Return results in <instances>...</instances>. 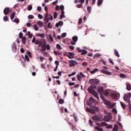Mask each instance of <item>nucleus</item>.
<instances>
[{
  "label": "nucleus",
  "mask_w": 131,
  "mask_h": 131,
  "mask_svg": "<svg viewBox=\"0 0 131 131\" xmlns=\"http://www.w3.org/2000/svg\"><path fill=\"white\" fill-rule=\"evenodd\" d=\"M15 16H16V12H14L10 15L11 20H13V19H14L15 17Z\"/></svg>",
  "instance_id": "nucleus-20"
},
{
  "label": "nucleus",
  "mask_w": 131,
  "mask_h": 131,
  "mask_svg": "<svg viewBox=\"0 0 131 131\" xmlns=\"http://www.w3.org/2000/svg\"><path fill=\"white\" fill-rule=\"evenodd\" d=\"M69 65L70 67H74L75 65H77L78 64L77 61L74 60H69Z\"/></svg>",
  "instance_id": "nucleus-4"
},
{
  "label": "nucleus",
  "mask_w": 131,
  "mask_h": 131,
  "mask_svg": "<svg viewBox=\"0 0 131 131\" xmlns=\"http://www.w3.org/2000/svg\"><path fill=\"white\" fill-rule=\"evenodd\" d=\"M104 102V104L107 106H110V104H111V102L107 100H105V101Z\"/></svg>",
  "instance_id": "nucleus-27"
},
{
  "label": "nucleus",
  "mask_w": 131,
  "mask_h": 131,
  "mask_svg": "<svg viewBox=\"0 0 131 131\" xmlns=\"http://www.w3.org/2000/svg\"><path fill=\"white\" fill-rule=\"evenodd\" d=\"M101 72L104 73V74H106V75H111L112 73L110 72H108L105 70H102Z\"/></svg>",
  "instance_id": "nucleus-14"
},
{
  "label": "nucleus",
  "mask_w": 131,
  "mask_h": 131,
  "mask_svg": "<svg viewBox=\"0 0 131 131\" xmlns=\"http://www.w3.org/2000/svg\"><path fill=\"white\" fill-rule=\"evenodd\" d=\"M112 119V117L111 116V115L105 116L104 118V121L108 122V121L111 120Z\"/></svg>",
  "instance_id": "nucleus-8"
},
{
  "label": "nucleus",
  "mask_w": 131,
  "mask_h": 131,
  "mask_svg": "<svg viewBox=\"0 0 131 131\" xmlns=\"http://www.w3.org/2000/svg\"><path fill=\"white\" fill-rule=\"evenodd\" d=\"M58 103L59 104H63V103H64V100L63 99H60L59 100Z\"/></svg>",
  "instance_id": "nucleus-42"
},
{
  "label": "nucleus",
  "mask_w": 131,
  "mask_h": 131,
  "mask_svg": "<svg viewBox=\"0 0 131 131\" xmlns=\"http://www.w3.org/2000/svg\"><path fill=\"white\" fill-rule=\"evenodd\" d=\"M115 55L116 56V57H118V58H119L120 57V55H119V53H118V51L116 50V49H115Z\"/></svg>",
  "instance_id": "nucleus-25"
},
{
  "label": "nucleus",
  "mask_w": 131,
  "mask_h": 131,
  "mask_svg": "<svg viewBox=\"0 0 131 131\" xmlns=\"http://www.w3.org/2000/svg\"><path fill=\"white\" fill-rule=\"evenodd\" d=\"M27 35L29 36V38H32V36H33V35H32V34H31V33L29 31L27 32Z\"/></svg>",
  "instance_id": "nucleus-24"
},
{
  "label": "nucleus",
  "mask_w": 131,
  "mask_h": 131,
  "mask_svg": "<svg viewBox=\"0 0 131 131\" xmlns=\"http://www.w3.org/2000/svg\"><path fill=\"white\" fill-rule=\"evenodd\" d=\"M48 28H53V26H52V24L51 23H49L48 24Z\"/></svg>",
  "instance_id": "nucleus-47"
},
{
  "label": "nucleus",
  "mask_w": 131,
  "mask_h": 131,
  "mask_svg": "<svg viewBox=\"0 0 131 131\" xmlns=\"http://www.w3.org/2000/svg\"><path fill=\"white\" fill-rule=\"evenodd\" d=\"M12 50L13 52H16V51H17V46L16 45H14L12 46Z\"/></svg>",
  "instance_id": "nucleus-34"
},
{
  "label": "nucleus",
  "mask_w": 131,
  "mask_h": 131,
  "mask_svg": "<svg viewBox=\"0 0 131 131\" xmlns=\"http://www.w3.org/2000/svg\"><path fill=\"white\" fill-rule=\"evenodd\" d=\"M95 129H96V130H98V131H104L103 128H100V127H99V126L95 127Z\"/></svg>",
  "instance_id": "nucleus-31"
},
{
  "label": "nucleus",
  "mask_w": 131,
  "mask_h": 131,
  "mask_svg": "<svg viewBox=\"0 0 131 131\" xmlns=\"http://www.w3.org/2000/svg\"><path fill=\"white\" fill-rule=\"evenodd\" d=\"M90 82L93 85H97L99 83V80L98 79H91Z\"/></svg>",
  "instance_id": "nucleus-6"
},
{
  "label": "nucleus",
  "mask_w": 131,
  "mask_h": 131,
  "mask_svg": "<svg viewBox=\"0 0 131 131\" xmlns=\"http://www.w3.org/2000/svg\"><path fill=\"white\" fill-rule=\"evenodd\" d=\"M98 92L99 94H101L104 92V88L102 86L98 87Z\"/></svg>",
  "instance_id": "nucleus-15"
},
{
  "label": "nucleus",
  "mask_w": 131,
  "mask_h": 131,
  "mask_svg": "<svg viewBox=\"0 0 131 131\" xmlns=\"http://www.w3.org/2000/svg\"><path fill=\"white\" fill-rule=\"evenodd\" d=\"M49 20H53V15L51 14H49Z\"/></svg>",
  "instance_id": "nucleus-56"
},
{
  "label": "nucleus",
  "mask_w": 131,
  "mask_h": 131,
  "mask_svg": "<svg viewBox=\"0 0 131 131\" xmlns=\"http://www.w3.org/2000/svg\"><path fill=\"white\" fill-rule=\"evenodd\" d=\"M100 98H101V99H102L103 102H104L106 100V99H105V97L103 95H101L100 96Z\"/></svg>",
  "instance_id": "nucleus-55"
},
{
  "label": "nucleus",
  "mask_w": 131,
  "mask_h": 131,
  "mask_svg": "<svg viewBox=\"0 0 131 131\" xmlns=\"http://www.w3.org/2000/svg\"><path fill=\"white\" fill-rule=\"evenodd\" d=\"M112 111L113 113H115V114H117V110H116V108H113Z\"/></svg>",
  "instance_id": "nucleus-44"
},
{
  "label": "nucleus",
  "mask_w": 131,
  "mask_h": 131,
  "mask_svg": "<svg viewBox=\"0 0 131 131\" xmlns=\"http://www.w3.org/2000/svg\"><path fill=\"white\" fill-rule=\"evenodd\" d=\"M19 37L21 39V38H23L24 37H23V33L22 32H20L19 33Z\"/></svg>",
  "instance_id": "nucleus-45"
},
{
  "label": "nucleus",
  "mask_w": 131,
  "mask_h": 131,
  "mask_svg": "<svg viewBox=\"0 0 131 131\" xmlns=\"http://www.w3.org/2000/svg\"><path fill=\"white\" fill-rule=\"evenodd\" d=\"M57 17H58V13L55 12H54V19H56V18H57Z\"/></svg>",
  "instance_id": "nucleus-52"
},
{
  "label": "nucleus",
  "mask_w": 131,
  "mask_h": 131,
  "mask_svg": "<svg viewBox=\"0 0 131 131\" xmlns=\"http://www.w3.org/2000/svg\"><path fill=\"white\" fill-rule=\"evenodd\" d=\"M54 53L55 55H58L59 56H61V55H62V53H61V52H60L59 51H54Z\"/></svg>",
  "instance_id": "nucleus-26"
},
{
  "label": "nucleus",
  "mask_w": 131,
  "mask_h": 131,
  "mask_svg": "<svg viewBox=\"0 0 131 131\" xmlns=\"http://www.w3.org/2000/svg\"><path fill=\"white\" fill-rule=\"evenodd\" d=\"M47 39L49 40L50 39V40L53 42L54 41V38H53V36H52V35L50 34L49 36H48L47 37Z\"/></svg>",
  "instance_id": "nucleus-18"
},
{
  "label": "nucleus",
  "mask_w": 131,
  "mask_h": 131,
  "mask_svg": "<svg viewBox=\"0 0 131 131\" xmlns=\"http://www.w3.org/2000/svg\"><path fill=\"white\" fill-rule=\"evenodd\" d=\"M9 13H12V9L7 7L4 10V15H9Z\"/></svg>",
  "instance_id": "nucleus-7"
},
{
  "label": "nucleus",
  "mask_w": 131,
  "mask_h": 131,
  "mask_svg": "<svg viewBox=\"0 0 131 131\" xmlns=\"http://www.w3.org/2000/svg\"><path fill=\"white\" fill-rule=\"evenodd\" d=\"M28 11H31V10H32V6L29 5L28 6Z\"/></svg>",
  "instance_id": "nucleus-46"
},
{
  "label": "nucleus",
  "mask_w": 131,
  "mask_h": 131,
  "mask_svg": "<svg viewBox=\"0 0 131 131\" xmlns=\"http://www.w3.org/2000/svg\"><path fill=\"white\" fill-rule=\"evenodd\" d=\"M109 62L111 63V64H112V65H114V62L111 59H109Z\"/></svg>",
  "instance_id": "nucleus-57"
},
{
  "label": "nucleus",
  "mask_w": 131,
  "mask_h": 131,
  "mask_svg": "<svg viewBox=\"0 0 131 131\" xmlns=\"http://www.w3.org/2000/svg\"><path fill=\"white\" fill-rule=\"evenodd\" d=\"M89 123H90L91 126H93V121H92V120H89Z\"/></svg>",
  "instance_id": "nucleus-61"
},
{
  "label": "nucleus",
  "mask_w": 131,
  "mask_h": 131,
  "mask_svg": "<svg viewBox=\"0 0 131 131\" xmlns=\"http://www.w3.org/2000/svg\"><path fill=\"white\" fill-rule=\"evenodd\" d=\"M37 11H38L39 12H40L41 11V7L40 6H38L37 7Z\"/></svg>",
  "instance_id": "nucleus-60"
},
{
  "label": "nucleus",
  "mask_w": 131,
  "mask_h": 131,
  "mask_svg": "<svg viewBox=\"0 0 131 131\" xmlns=\"http://www.w3.org/2000/svg\"><path fill=\"white\" fill-rule=\"evenodd\" d=\"M93 120H96V121H100V117L98 115H95L92 117Z\"/></svg>",
  "instance_id": "nucleus-13"
},
{
  "label": "nucleus",
  "mask_w": 131,
  "mask_h": 131,
  "mask_svg": "<svg viewBox=\"0 0 131 131\" xmlns=\"http://www.w3.org/2000/svg\"><path fill=\"white\" fill-rule=\"evenodd\" d=\"M37 40L40 41V40H35V37H34L32 40V42H33V43H35V45H36V41H37Z\"/></svg>",
  "instance_id": "nucleus-29"
},
{
  "label": "nucleus",
  "mask_w": 131,
  "mask_h": 131,
  "mask_svg": "<svg viewBox=\"0 0 131 131\" xmlns=\"http://www.w3.org/2000/svg\"><path fill=\"white\" fill-rule=\"evenodd\" d=\"M113 131H118V126H117V125L115 124Z\"/></svg>",
  "instance_id": "nucleus-32"
},
{
  "label": "nucleus",
  "mask_w": 131,
  "mask_h": 131,
  "mask_svg": "<svg viewBox=\"0 0 131 131\" xmlns=\"http://www.w3.org/2000/svg\"><path fill=\"white\" fill-rule=\"evenodd\" d=\"M82 66H87V65H88V62H82Z\"/></svg>",
  "instance_id": "nucleus-63"
},
{
  "label": "nucleus",
  "mask_w": 131,
  "mask_h": 131,
  "mask_svg": "<svg viewBox=\"0 0 131 131\" xmlns=\"http://www.w3.org/2000/svg\"><path fill=\"white\" fill-rule=\"evenodd\" d=\"M27 54L28 55L29 57H30V58H31V52H30V51H27Z\"/></svg>",
  "instance_id": "nucleus-54"
},
{
  "label": "nucleus",
  "mask_w": 131,
  "mask_h": 131,
  "mask_svg": "<svg viewBox=\"0 0 131 131\" xmlns=\"http://www.w3.org/2000/svg\"><path fill=\"white\" fill-rule=\"evenodd\" d=\"M67 35V34L66 33H63L61 34L62 37H66V36Z\"/></svg>",
  "instance_id": "nucleus-53"
},
{
  "label": "nucleus",
  "mask_w": 131,
  "mask_h": 131,
  "mask_svg": "<svg viewBox=\"0 0 131 131\" xmlns=\"http://www.w3.org/2000/svg\"><path fill=\"white\" fill-rule=\"evenodd\" d=\"M37 24L38 25H39V26L42 27L43 26V24L42 23V22L41 21H37Z\"/></svg>",
  "instance_id": "nucleus-35"
},
{
  "label": "nucleus",
  "mask_w": 131,
  "mask_h": 131,
  "mask_svg": "<svg viewBox=\"0 0 131 131\" xmlns=\"http://www.w3.org/2000/svg\"><path fill=\"white\" fill-rule=\"evenodd\" d=\"M78 3H81V4H83L84 3V0H79Z\"/></svg>",
  "instance_id": "nucleus-64"
},
{
  "label": "nucleus",
  "mask_w": 131,
  "mask_h": 131,
  "mask_svg": "<svg viewBox=\"0 0 131 131\" xmlns=\"http://www.w3.org/2000/svg\"><path fill=\"white\" fill-rule=\"evenodd\" d=\"M77 80H78V81H80V80H81V76H80V75H77Z\"/></svg>",
  "instance_id": "nucleus-49"
},
{
  "label": "nucleus",
  "mask_w": 131,
  "mask_h": 131,
  "mask_svg": "<svg viewBox=\"0 0 131 131\" xmlns=\"http://www.w3.org/2000/svg\"><path fill=\"white\" fill-rule=\"evenodd\" d=\"M38 17L39 18V19H43V16L40 14H39L38 15Z\"/></svg>",
  "instance_id": "nucleus-50"
},
{
  "label": "nucleus",
  "mask_w": 131,
  "mask_h": 131,
  "mask_svg": "<svg viewBox=\"0 0 131 131\" xmlns=\"http://www.w3.org/2000/svg\"><path fill=\"white\" fill-rule=\"evenodd\" d=\"M98 71H99V69H95L94 70L91 71L90 73H91V74H94V73Z\"/></svg>",
  "instance_id": "nucleus-30"
},
{
  "label": "nucleus",
  "mask_w": 131,
  "mask_h": 131,
  "mask_svg": "<svg viewBox=\"0 0 131 131\" xmlns=\"http://www.w3.org/2000/svg\"><path fill=\"white\" fill-rule=\"evenodd\" d=\"M13 22H15V23H16V24H18L19 22H20V20L18 18H14Z\"/></svg>",
  "instance_id": "nucleus-28"
},
{
  "label": "nucleus",
  "mask_w": 131,
  "mask_h": 131,
  "mask_svg": "<svg viewBox=\"0 0 131 131\" xmlns=\"http://www.w3.org/2000/svg\"><path fill=\"white\" fill-rule=\"evenodd\" d=\"M3 20L5 21V22H7V21H8L9 20V17H8L7 16H5L3 17Z\"/></svg>",
  "instance_id": "nucleus-36"
},
{
  "label": "nucleus",
  "mask_w": 131,
  "mask_h": 131,
  "mask_svg": "<svg viewBox=\"0 0 131 131\" xmlns=\"http://www.w3.org/2000/svg\"><path fill=\"white\" fill-rule=\"evenodd\" d=\"M77 50H79V53H81V52H82L81 53V55H86V54H88V51L86 50H80L79 48H77Z\"/></svg>",
  "instance_id": "nucleus-11"
},
{
  "label": "nucleus",
  "mask_w": 131,
  "mask_h": 131,
  "mask_svg": "<svg viewBox=\"0 0 131 131\" xmlns=\"http://www.w3.org/2000/svg\"><path fill=\"white\" fill-rule=\"evenodd\" d=\"M73 41H74L75 42H76L77 40H78V37L77 36H74L72 38Z\"/></svg>",
  "instance_id": "nucleus-21"
},
{
  "label": "nucleus",
  "mask_w": 131,
  "mask_h": 131,
  "mask_svg": "<svg viewBox=\"0 0 131 131\" xmlns=\"http://www.w3.org/2000/svg\"><path fill=\"white\" fill-rule=\"evenodd\" d=\"M126 90H127V91H131L130 84H129L128 83L126 84Z\"/></svg>",
  "instance_id": "nucleus-22"
},
{
  "label": "nucleus",
  "mask_w": 131,
  "mask_h": 131,
  "mask_svg": "<svg viewBox=\"0 0 131 131\" xmlns=\"http://www.w3.org/2000/svg\"><path fill=\"white\" fill-rule=\"evenodd\" d=\"M56 48L57 49H58V50H62V47H61V46L59 44H57L56 45Z\"/></svg>",
  "instance_id": "nucleus-41"
},
{
  "label": "nucleus",
  "mask_w": 131,
  "mask_h": 131,
  "mask_svg": "<svg viewBox=\"0 0 131 131\" xmlns=\"http://www.w3.org/2000/svg\"><path fill=\"white\" fill-rule=\"evenodd\" d=\"M37 36H39V37H41V38H45V34H37Z\"/></svg>",
  "instance_id": "nucleus-23"
},
{
  "label": "nucleus",
  "mask_w": 131,
  "mask_h": 131,
  "mask_svg": "<svg viewBox=\"0 0 131 131\" xmlns=\"http://www.w3.org/2000/svg\"><path fill=\"white\" fill-rule=\"evenodd\" d=\"M64 11H61V14L60 15V19L64 18Z\"/></svg>",
  "instance_id": "nucleus-40"
},
{
  "label": "nucleus",
  "mask_w": 131,
  "mask_h": 131,
  "mask_svg": "<svg viewBox=\"0 0 131 131\" xmlns=\"http://www.w3.org/2000/svg\"><path fill=\"white\" fill-rule=\"evenodd\" d=\"M120 77L121 78H125L126 77V76L124 74H120Z\"/></svg>",
  "instance_id": "nucleus-37"
},
{
  "label": "nucleus",
  "mask_w": 131,
  "mask_h": 131,
  "mask_svg": "<svg viewBox=\"0 0 131 131\" xmlns=\"http://www.w3.org/2000/svg\"><path fill=\"white\" fill-rule=\"evenodd\" d=\"M101 4H103V0H98L97 5L98 6V7H100Z\"/></svg>",
  "instance_id": "nucleus-33"
},
{
  "label": "nucleus",
  "mask_w": 131,
  "mask_h": 131,
  "mask_svg": "<svg viewBox=\"0 0 131 131\" xmlns=\"http://www.w3.org/2000/svg\"><path fill=\"white\" fill-rule=\"evenodd\" d=\"M33 27H34L35 30H36V31L38 30V27H37V26H36V25H34Z\"/></svg>",
  "instance_id": "nucleus-48"
},
{
  "label": "nucleus",
  "mask_w": 131,
  "mask_h": 131,
  "mask_svg": "<svg viewBox=\"0 0 131 131\" xmlns=\"http://www.w3.org/2000/svg\"><path fill=\"white\" fill-rule=\"evenodd\" d=\"M106 128H112V125H106Z\"/></svg>",
  "instance_id": "nucleus-58"
},
{
  "label": "nucleus",
  "mask_w": 131,
  "mask_h": 131,
  "mask_svg": "<svg viewBox=\"0 0 131 131\" xmlns=\"http://www.w3.org/2000/svg\"><path fill=\"white\" fill-rule=\"evenodd\" d=\"M97 86H91L89 89H88V91L90 94H92L97 99V100H99V95H98V93L97 92L95 91L94 90V89H96Z\"/></svg>",
  "instance_id": "nucleus-2"
},
{
  "label": "nucleus",
  "mask_w": 131,
  "mask_h": 131,
  "mask_svg": "<svg viewBox=\"0 0 131 131\" xmlns=\"http://www.w3.org/2000/svg\"><path fill=\"white\" fill-rule=\"evenodd\" d=\"M74 84H75V83L74 82H70L69 83V85H70V86H71V85H74Z\"/></svg>",
  "instance_id": "nucleus-59"
},
{
  "label": "nucleus",
  "mask_w": 131,
  "mask_h": 131,
  "mask_svg": "<svg viewBox=\"0 0 131 131\" xmlns=\"http://www.w3.org/2000/svg\"><path fill=\"white\" fill-rule=\"evenodd\" d=\"M68 58L69 59H73L74 57V53L72 52H69V55H68Z\"/></svg>",
  "instance_id": "nucleus-16"
},
{
  "label": "nucleus",
  "mask_w": 131,
  "mask_h": 131,
  "mask_svg": "<svg viewBox=\"0 0 131 131\" xmlns=\"http://www.w3.org/2000/svg\"><path fill=\"white\" fill-rule=\"evenodd\" d=\"M95 100L92 97H91L89 99V101L87 102V105L88 106H91L93 103L95 102Z\"/></svg>",
  "instance_id": "nucleus-9"
},
{
  "label": "nucleus",
  "mask_w": 131,
  "mask_h": 131,
  "mask_svg": "<svg viewBox=\"0 0 131 131\" xmlns=\"http://www.w3.org/2000/svg\"><path fill=\"white\" fill-rule=\"evenodd\" d=\"M25 59L27 62H29V57H28V55H25Z\"/></svg>",
  "instance_id": "nucleus-43"
},
{
  "label": "nucleus",
  "mask_w": 131,
  "mask_h": 131,
  "mask_svg": "<svg viewBox=\"0 0 131 131\" xmlns=\"http://www.w3.org/2000/svg\"><path fill=\"white\" fill-rule=\"evenodd\" d=\"M110 108H113L114 107V106H115V103H113V104H111V103H110V105H109Z\"/></svg>",
  "instance_id": "nucleus-51"
},
{
  "label": "nucleus",
  "mask_w": 131,
  "mask_h": 131,
  "mask_svg": "<svg viewBox=\"0 0 131 131\" xmlns=\"http://www.w3.org/2000/svg\"><path fill=\"white\" fill-rule=\"evenodd\" d=\"M49 17V13L47 12L44 18L46 23H49V21H50V18Z\"/></svg>",
  "instance_id": "nucleus-10"
},
{
  "label": "nucleus",
  "mask_w": 131,
  "mask_h": 131,
  "mask_svg": "<svg viewBox=\"0 0 131 131\" xmlns=\"http://www.w3.org/2000/svg\"><path fill=\"white\" fill-rule=\"evenodd\" d=\"M60 9V10H61V11H64V6L61 5Z\"/></svg>",
  "instance_id": "nucleus-62"
},
{
  "label": "nucleus",
  "mask_w": 131,
  "mask_h": 131,
  "mask_svg": "<svg viewBox=\"0 0 131 131\" xmlns=\"http://www.w3.org/2000/svg\"><path fill=\"white\" fill-rule=\"evenodd\" d=\"M46 44L47 41H46L45 39H41L40 41H39L38 40L36 41V45H39V47H41V51H42V52H45L47 49L48 50V51L51 50V46L50 45L48 44L46 46Z\"/></svg>",
  "instance_id": "nucleus-1"
},
{
  "label": "nucleus",
  "mask_w": 131,
  "mask_h": 131,
  "mask_svg": "<svg viewBox=\"0 0 131 131\" xmlns=\"http://www.w3.org/2000/svg\"><path fill=\"white\" fill-rule=\"evenodd\" d=\"M130 97H131V93H128L125 94V95L124 96V101H129V99H130Z\"/></svg>",
  "instance_id": "nucleus-5"
},
{
  "label": "nucleus",
  "mask_w": 131,
  "mask_h": 131,
  "mask_svg": "<svg viewBox=\"0 0 131 131\" xmlns=\"http://www.w3.org/2000/svg\"><path fill=\"white\" fill-rule=\"evenodd\" d=\"M92 108H90L89 107H86V111L87 112H89L90 113H91L92 114H95L96 113V111L97 112H99V107H96V106H92Z\"/></svg>",
  "instance_id": "nucleus-3"
},
{
  "label": "nucleus",
  "mask_w": 131,
  "mask_h": 131,
  "mask_svg": "<svg viewBox=\"0 0 131 131\" xmlns=\"http://www.w3.org/2000/svg\"><path fill=\"white\" fill-rule=\"evenodd\" d=\"M28 18L30 19H34V16H33V15H29L28 16Z\"/></svg>",
  "instance_id": "nucleus-39"
},
{
  "label": "nucleus",
  "mask_w": 131,
  "mask_h": 131,
  "mask_svg": "<svg viewBox=\"0 0 131 131\" xmlns=\"http://www.w3.org/2000/svg\"><path fill=\"white\" fill-rule=\"evenodd\" d=\"M63 21H59L58 23L56 24V27H59V26H62Z\"/></svg>",
  "instance_id": "nucleus-17"
},
{
  "label": "nucleus",
  "mask_w": 131,
  "mask_h": 131,
  "mask_svg": "<svg viewBox=\"0 0 131 131\" xmlns=\"http://www.w3.org/2000/svg\"><path fill=\"white\" fill-rule=\"evenodd\" d=\"M96 125H98V126H101V127L106 126V125H107V123H106L105 122H102L100 123H96Z\"/></svg>",
  "instance_id": "nucleus-12"
},
{
  "label": "nucleus",
  "mask_w": 131,
  "mask_h": 131,
  "mask_svg": "<svg viewBox=\"0 0 131 131\" xmlns=\"http://www.w3.org/2000/svg\"><path fill=\"white\" fill-rule=\"evenodd\" d=\"M103 93L104 96H105V97H108V96L109 95V91L108 90L103 91Z\"/></svg>",
  "instance_id": "nucleus-19"
},
{
  "label": "nucleus",
  "mask_w": 131,
  "mask_h": 131,
  "mask_svg": "<svg viewBox=\"0 0 131 131\" xmlns=\"http://www.w3.org/2000/svg\"><path fill=\"white\" fill-rule=\"evenodd\" d=\"M23 43L25 44V42H26V38L25 37H23L21 38Z\"/></svg>",
  "instance_id": "nucleus-38"
}]
</instances>
